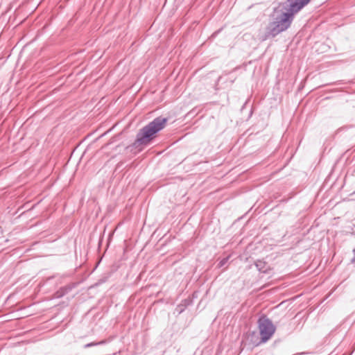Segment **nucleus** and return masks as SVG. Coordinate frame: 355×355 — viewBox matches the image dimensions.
Returning <instances> with one entry per match:
<instances>
[{
  "mask_svg": "<svg viewBox=\"0 0 355 355\" xmlns=\"http://www.w3.org/2000/svg\"><path fill=\"white\" fill-rule=\"evenodd\" d=\"M227 260L228 257L223 259L218 263L219 267L223 266L227 262Z\"/></svg>",
  "mask_w": 355,
  "mask_h": 355,
  "instance_id": "9",
  "label": "nucleus"
},
{
  "mask_svg": "<svg viewBox=\"0 0 355 355\" xmlns=\"http://www.w3.org/2000/svg\"><path fill=\"white\" fill-rule=\"evenodd\" d=\"M76 284H73L71 285H67L64 287L61 288L62 290H64V292H66V294L68 293L70 291H71L74 287Z\"/></svg>",
  "mask_w": 355,
  "mask_h": 355,
  "instance_id": "7",
  "label": "nucleus"
},
{
  "mask_svg": "<svg viewBox=\"0 0 355 355\" xmlns=\"http://www.w3.org/2000/svg\"><path fill=\"white\" fill-rule=\"evenodd\" d=\"M167 121V118L163 116L154 119L139 130L132 146L141 150L143 147L149 145L156 138L157 134L165 128Z\"/></svg>",
  "mask_w": 355,
  "mask_h": 355,
  "instance_id": "1",
  "label": "nucleus"
},
{
  "mask_svg": "<svg viewBox=\"0 0 355 355\" xmlns=\"http://www.w3.org/2000/svg\"><path fill=\"white\" fill-rule=\"evenodd\" d=\"M310 2V0H286L282 5L284 12L286 15L293 20L294 16L306 5Z\"/></svg>",
  "mask_w": 355,
  "mask_h": 355,
  "instance_id": "4",
  "label": "nucleus"
},
{
  "mask_svg": "<svg viewBox=\"0 0 355 355\" xmlns=\"http://www.w3.org/2000/svg\"><path fill=\"white\" fill-rule=\"evenodd\" d=\"M55 295L57 297H61L66 295V292H64V290H62V288H60L59 291L56 292Z\"/></svg>",
  "mask_w": 355,
  "mask_h": 355,
  "instance_id": "8",
  "label": "nucleus"
},
{
  "mask_svg": "<svg viewBox=\"0 0 355 355\" xmlns=\"http://www.w3.org/2000/svg\"><path fill=\"white\" fill-rule=\"evenodd\" d=\"M293 20L284 12L277 16L274 21L270 22L266 28V36L274 37L283 31H286L291 25Z\"/></svg>",
  "mask_w": 355,
  "mask_h": 355,
  "instance_id": "2",
  "label": "nucleus"
},
{
  "mask_svg": "<svg viewBox=\"0 0 355 355\" xmlns=\"http://www.w3.org/2000/svg\"><path fill=\"white\" fill-rule=\"evenodd\" d=\"M104 343H105V340H102V341H100V342H98V343H90L86 344L85 345V348H88V347L96 346V345H102V344H104Z\"/></svg>",
  "mask_w": 355,
  "mask_h": 355,
  "instance_id": "6",
  "label": "nucleus"
},
{
  "mask_svg": "<svg viewBox=\"0 0 355 355\" xmlns=\"http://www.w3.org/2000/svg\"><path fill=\"white\" fill-rule=\"evenodd\" d=\"M258 327L262 343L268 341L275 332V326L266 316H261L258 320Z\"/></svg>",
  "mask_w": 355,
  "mask_h": 355,
  "instance_id": "3",
  "label": "nucleus"
},
{
  "mask_svg": "<svg viewBox=\"0 0 355 355\" xmlns=\"http://www.w3.org/2000/svg\"><path fill=\"white\" fill-rule=\"evenodd\" d=\"M255 266L259 271L264 273L267 272V264L265 261L257 260L255 262Z\"/></svg>",
  "mask_w": 355,
  "mask_h": 355,
  "instance_id": "5",
  "label": "nucleus"
}]
</instances>
